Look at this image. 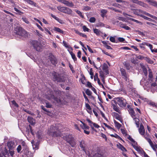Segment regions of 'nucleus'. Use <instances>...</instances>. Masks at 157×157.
<instances>
[{
    "label": "nucleus",
    "instance_id": "obj_1",
    "mask_svg": "<svg viewBox=\"0 0 157 157\" xmlns=\"http://www.w3.org/2000/svg\"><path fill=\"white\" fill-rule=\"evenodd\" d=\"M127 104L126 100L122 97L115 98L111 102V105L113 109L119 114L121 113V112L117 104L120 107H125Z\"/></svg>",
    "mask_w": 157,
    "mask_h": 157
},
{
    "label": "nucleus",
    "instance_id": "obj_2",
    "mask_svg": "<svg viewBox=\"0 0 157 157\" xmlns=\"http://www.w3.org/2000/svg\"><path fill=\"white\" fill-rule=\"evenodd\" d=\"M62 127L61 124H56L55 125H52L48 130L49 133L53 137H57L61 136V131L60 127Z\"/></svg>",
    "mask_w": 157,
    "mask_h": 157
},
{
    "label": "nucleus",
    "instance_id": "obj_3",
    "mask_svg": "<svg viewBox=\"0 0 157 157\" xmlns=\"http://www.w3.org/2000/svg\"><path fill=\"white\" fill-rule=\"evenodd\" d=\"M15 30L16 34L20 38L24 40L28 37L27 32L21 27H17L15 28Z\"/></svg>",
    "mask_w": 157,
    "mask_h": 157
},
{
    "label": "nucleus",
    "instance_id": "obj_4",
    "mask_svg": "<svg viewBox=\"0 0 157 157\" xmlns=\"http://www.w3.org/2000/svg\"><path fill=\"white\" fill-rule=\"evenodd\" d=\"M53 79L55 82H64L66 80V78L64 75H62L60 74L55 73L53 75Z\"/></svg>",
    "mask_w": 157,
    "mask_h": 157
},
{
    "label": "nucleus",
    "instance_id": "obj_5",
    "mask_svg": "<svg viewBox=\"0 0 157 157\" xmlns=\"http://www.w3.org/2000/svg\"><path fill=\"white\" fill-rule=\"evenodd\" d=\"M31 44L34 49L36 51L40 52L42 51V45L39 41L35 40H32L31 42Z\"/></svg>",
    "mask_w": 157,
    "mask_h": 157
},
{
    "label": "nucleus",
    "instance_id": "obj_6",
    "mask_svg": "<svg viewBox=\"0 0 157 157\" xmlns=\"http://www.w3.org/2000/svg\"><path fill=\"white\" fill-rule=\"evenodd\" d=\"M120 71L122 78L125 80L126 81H127L129 79L128 78L129 75L126 73L125 70L123 68H120Z\"/></svg>",
    "mask_w": 157,
    "mask_h": 157
},
{
    "label": "nucleus",
    "instance_id": "obj_7",
    "mask_svg": "<svg viewBox=\"0 0 157 157\" xmlns=\"http://www.w3.org/2000/svg\"><path fill=\"white\" fill-rule=\"evenodd\" d=\"M49 59L51 63L54 65H56L57 63V59L52 53H50L49 56Z\"/></svg>",
    "mask_w": 157,
    "mask_h": 157
},
{
    "label": "nucleus",
    "instance_id": "obj_8",
    "mask_svg": "<svg viewBox=\"0 0 157 157\" xmlns=\"http://www.w3.org/2000/svg\"><path fill=\"white\" fill-rule=\"evenodd\" d=\"M64 140H66L68 143L71 144L73 138L71 135H67L63 137Z\"/></svg>",
    "mask_w": 157,
    "mask_h": 157
},
{
    "label": "nucleus",
    "instance_id": "obj_9",
    "mask_svg": "<svg viewBox=\"0 0 157 157\" xmlns=\"http://www.w3.org/2000/svg\"><path fill=\"white\" fill-rule=\"evenodd\" d=\"M7 146L9 149H13L15 146V143L12 141H9L7 143Z\"/></svg>",
    "mask_w": 157,
    "mask_h": 157
},
{
    "label": "nucleus",
    "instance_id": "obj_10",
    "mask_svg": "<svg viewBox=\"0 0 157 157\" xmlns=\"http://www.w3.org/2000/svg\"><path fill=\"white\" fill-rule=\"evenodd\" d=\"M23 151V153L28 157L31 156L33 155L32 152L29 151L28 149L26 148L23 149L22 152Z\"/></svg>",
    "mask_w": 157,
    "mask_h": 157
},
{
    "label": "nucleus",
    "instance_id": "obj_11",
    "mask_svg": "<svg viewBox=\"0 0 157 157\" xmlns=\"http://www.w3.org/2000/svg\"><path fill=\"white\" fill-rule=\"evenodd\" d=\"M139 132L140 134L142 136L144 135L145 133V130L143 125L141 124L139 129Z\"/></svg>",
    "mask_w": 157,
    "mask_h": 157
},
{
    "label": "nucleus",
    "instance_id": "obj_12",
    "mask_svg": "<svg viewBox=\"0 0 157 157\" xmlns=\"http://www.w3.org/2000/svg\"><path fill=\"white\" fill-rule=\"evenodd\" d=\"M63 3L69 7H73L74 6V4L72 2L66 0H63Z\"/></svg>",
    "mask_w": 157,
    "mask_h": 157
},
{
    "label": "nucleus",
    "instance_id": "obj_13",
    "mask_svg": "<svg viewBox=\"0 0 157 157\" xmlns=\"http://www.w3.org/2000/svg\"><path fill=\"white\" fill-rule=\"evenodd\" d=\"M51 16L52 18L58 21L60 24H63L65 23L62 20L59 19L58 17H56L52 14H51Z\"/></svg>",
    "mask_w": 157,
    "mask_h": 157
},
{
    "label": "nucleus",
    "instance_id": "obj_14",
    "mask_svg": "<svg viewBox=\"0 0 157 157\" xmlns=\"http://www.w3.org/2000/svg\"><path fill=\"white\" fill-rule=\"evenodd\" d=\"M119 24L121 27L124 28L126 30H130L131 29L125 24H123L121 22H120L119 23Z\"/></svg>",
    "mask_w": 157,
    "mask_h": 157
},
{
    "label": "nucleus",
    "instance_id": "obj_15",
    "mask_svg": "<svg viewBox=\"0 0 157 157\" xmlns=\"http://www.w3.org/2000/svg\"><path fill=\"white\" fill-rule=\"evenodd\" d=\"M79 146L83 151H86V150L85 149V141L84 140H82L80 142Z\"/></svg>",
    "mask_w": 157,
    "mask_h": 157
},
{
    "label": "nucleus",
    "instance_id": "obj_16",
    "mask_svg": "<svg viewBox=\"0 0 157 157\" xmlns=\"http://www.w3.org/2000/svg\"><path fill=\"white\" fill-rule=\"evenodd\" d=\"M129 113L132 118L136 116L135 112L133 108H130V110H128Z\"/></svg>",
    "mask_w": 157,
    "mask_h": 157
},
{
    "label": "nucleus",
    "instance_id": "obj_17",
    "mask_svg": "<svg viewBox=\"0 0 157 157\" xmlns=\"http://www.w3.org/2000/svg\"><path fill=\"white\" fill-rule=\"evenodd\" d=\"M64 10V13L68 14H71L72 13V10L67 7H65Z\"/></svg>",
    "mask_w": 157,
    "mask_h": 157
},
{
    "label": "nucleus",
    "instance_id": "obj_18",
    "mask_svg": "<svg viewBox=\"0 0 157 157\" xmlns=\"http://www.w3.org/2000/svg\"><path fill=\"white\" fill-rule=\"evenodd\" d=\"M114 114L115 118L121 122L122 121V118L120 116L118 113L115 112L114 113Z\"/></svg>",
    "mask_w": 157,
    "mask_h": 157
},
{
    "label": "nucleus",
    "instance_id": "obj_19",
    "mask_svg": "<svg viewBox=\"0 0 157 157\" xmlns=\"http://www.w3.org/2000/svg\"><path fill=\"white\" fill-rule=\"evenodd\" d=\"M148 2L150 5L157 8V2L153 0H150Z\"/></svg>",
    "mask_w": 157,
    "mask_h": 157
},
{
    "label": "nucleus",
    "instance_id": "obj_20",
    "mask_svg": "<svg viewBox=\"0 0 157 157\" xmlns=\"http://www.w3.org/2000/svg\"><path fill=\"white\" fill-rule=\"evenodd\" d=\"M132 118L135 122V123L136 124L137 127L138 128L139 127L140 125L139 119V118L135 117H134L133 118Z\"/></svg>",
    "mask_w": 157,
    "mask_h": 157
},
{
    "label": "nucleus",
    "instance_id": "obj_21",
    "mask_svg": "<svg viewBox=\"0 0 157 157\" xmlns=\"http://www.w3.org/2000/svg\"><path fill=\"white\" fill-rule=\"evenodd\" d=\"M110 136L112 137H114L115 138L119 140H121L124 142V141L118 135H117L116 133H115L114 135L113 134H111Z\"/></svg>",
    "mask_w": 157,
    "mask_h": 157
},
{
    "label": "nucleus",
    "instance_id": "obj_22",
    "mask_svg": "<svg viewBox=\"0 0 157 157\" xmlns=\"http://www.w3.org/2000/svg\"><path fill=\"white\" fill-rule=\"evenodd\" d=\"M141 68L145 76H146L147 75V68L144 65L142 66Z\"/></svg>",
    "mask_w": 157,
    "mask_h": 157
},
{
    "label": "nucleus",
    "instance_id": "obj_23",
    "mask_svg": "<svg viewBox=\"0 0 157 157\" xmlns=\"http://www.w3.org/2000/svg\"><path fill=\"white\" fill-rule=\"evenodd\" d=\"M27 3L31 5H33L34 6H36V3L33 1L31 0H24Z\"/></svg>",
    "mask_w": 157,
    "mask_h": 157
},
{
    "label": "nucleus",
    "instance_id": "obj_24",
    "mask_svg": "<svg viewBox=\"0 0 157 157\" xmlns=\"http://www.w3.org/2000/svg\"><path fill=\"white\" fill-rule=\"evenodd\" d=\"M54 30L62 34L64 33V32L63 30L57 27H55L54 29Z\"/></svg>",
    "mask_w": 157,
    "mask_h": 157
},
{
    "label": "nucleus",
    "instance_id": "obj_25",
    "mask_svg": "<svg viewBox=\"0 0 157 157\" xmlns=\"http://www.w3.org/2000/svg\"><path fill=\"white\" fill-rule=\"evenodd\" d=\"M142 17L144 18V19L148 20L149 21H152L153 22H155V23L156 22V21L155 20H154L150 18H149L146 16H145L143 15L142 16Z\"/></svg>",
    "mask_w": 157,
    "mask_h": 157
},
{
    "label": "nucleus",
    "instance_id": "obj_26",
    "mask_svg": "<svg viewBox=\"0 0 157 157\" xmlns=\"http://www.w3.org/2000/svg\"><path fill=\"white\" fill-rule=\"evenodd\" d=\"M28 121L32 125L34 124V120L32 117H28Z\"/></svg>",
    "mask_w": 157,
    "mask_h": 157
},
{
    "label": "nucleus",
    "instance_id": "obj_27",
    "mask_svg": "<svg viewBox=\"0 0 157 157\" xmlns=\"http://www.w3.org/2000/svg\"><path fill=\"white\" fill-rule=\"evenodd\" d=\"M144 14L146 15L147 16L150 17H151L153 19H156L157 18V17L155 16L152 15L150 13L146 12V11H145V12L144 13Z\"/></svg>",
    "mask_w": 157,
    "mask_h": 157
},
{
    "label": "nucleus",
    "instance_id": "obj_28",
    "mask_svg": "<svg viewBox=\"0 0 157 157\" xmlns=\"http://www.w3.org/2000/svg\"><path fill=\"white\" fill-rule=\"evenodd\" d=\"M75 11L82 18H84V17L81 11L77 10H75Z\"/></svg>",
    "mask_w": 157,
    "mask_h": 157
},
{
    "label": "nucleus",
    "instance_id": "obj_29",
    "mask_svg": "<svg viewBox=\"0 0 157 157\" xmlns=\"http://www.w3.org/2000/svg\"><path fill=\"white\" fill-rule=\"evenodd\" d=\"M132 146H133V147L135 149V150L137 151L140 152L141 153L142 151L143 150L141 149L140 148H139L138 147L136 146L135 145H134V144H132Z\"/></svg>",
    "mask_w": 157,
    "mask_h": 157
},
{
    "label": "nucleus",
    "instance_id": "obj_30",
    "mask_svg": "<svg viewBox=\"0 0 157 157\" xmlns=\"http://www.w3.org/2000/svg\"><path fill=\"white\" fill-rule=\"evenodd\" d=\"M114 123L116 127L118 129L120 128L121 126V125L117 121L115 120L114 121Z\"/></svg>",
    "mask_w": 157,
    "mask_h": 157
},
{
    "label": "nucleus",
    "instance_id": "obj_31",
    "mask_svg": "<svg viewBox=\"0 0 157 157\" xmlns=\"http://www.w3.org/2000/svg\"><path fill=\"white\" fill-rule=\"evenodd\" d=\"M66 7L58 6L57 7V9L59 11L64 13V10Z\"/></svg>",
    "mask_w": 157,
    "mask_h": 157
},
{
    "label": "nucleus",
    "instance_id": "obj_32",
    "mask_svg": "<svg viewBox=\"0 0 157 157\" xmlns=\"http://www.w3.org/2000/svg\"><path fill=\"white\" fill-rule=\"evenodd\" d=\"M101 16L103 17H104L105 15L107 13V11L106 10L102 9L101 11Z\"/></svg>",
    "mask_w": 157,
    "mask_h": 157
},
{
    "label": "nucleus",
    "instance_id": "obj_33",
    "mask_svg": "<svg viewBox=\"0 0 157 157\" xmlns=\"http://www.w3.org/2000/svg\"><path fill=\"white\" fill-rule=\"evenodd\" d=\"M70 53L71 56L72 58L73 59L74 61H77V59L75 56V54H74L72 52H71Z\"/></svg>",
    "mask_w": 157,
    "mask_h": 157
},
{
    "label": "nucleus",
    "instance_id": "obj_34",
    "mask_svg": "<svg viewBox=\"0 0 157 157\" xmlns=\"http://www.w3.org/2000/svg\"><path fill=\"white\" fill-rule=\"evenodd\" d=\"M124 66L125 67L126 69L128 70H129L130 69V66L129 63L127 62H125L124 64Z\"/></svg>",
    "mask_w": 157,
    "mask_h": 157
},
{
    "label": "nucleus",
    "instance_id": "obj_35",
    "mask_svg": "<svg viewBox=\"0 0 157 157\" xmlns=\"http://www.w3.org/2000/svg\"><path fill=\"white\" fill-rule=\"evenodd\" d=\"M134 13L135 14L137 15L138 16H140L141 17H142V16L143 15L141 13H140V12L139 11V10H135L134 11Z\"/></svg>",
    "mask_w": 157,
    "mask_h": 157
},
{
    "label": "nucleus",
    "instance_id": "obj_36",
    "mask_svg": "<svg viewBox=\"0 0 157 157\" xmlns=\"http://www.w3.org/2000/svg\"><path fill=\"white\" fill-rule=\"evenodd\" d=\"M94 32L97 36H99L100 33H101L99 30L96 29H94Z\"/></svg>",
    "mask_w": 157,
    "mask_h": 157
},
{
    "label": "nucleus",
    "instance_id": "obj_37",
    "mask_svg": "<svg viewBox=\"0 0 157 157\" xmlns=\"http://www.w3.org/2000/svg\"><path fill=\"white\" fill-rule=\"evenodd\" d=\"M148 71H149V77L150 78V79L151 80L152 78H153V74L152 72L150 69H149L148 70Z\"/></svg>",
    "mask_w": 157,
    "mask_h": 157
},
{
    "label": "nucleus",
    "instance_id": "obj_38",
    "mask_svg": "<svg viewBox=\"0 0 157 157\" xmlns=\"http://www.w3.org/2000/svg\"><path fill=\"white\" fill-rule=\"evenodd\" d=\"M129 20H131V21H134L135 22H136L137 23H139L140 24V25H142V23L141 22H140V21H138L136 20V19H135L133 18H130L129 19Z\"/></svg>",
    "mask_w": 157,
    "mask_h": 157
},
{
    "label": "nucleus",
    "instance_id": "obj_39",
    "mask_svg": "<svg viewBox=\"0 0 157 157\" xmlns=\"http://www.w3.org/2000/svg\"><path fill=\"white\" fill-rule=\"evenodd\" d=\"M119 148L123 151H127L126 149L121 144H120Z\"/></svg>",
    "mask_w": 157,
    "mask_h": 157
},
{
    "label": "nucleus",
    "instance_id": "obj_40",
    "mask_svg": "<svg viewBox=\"0 0 157 157\" xmlns=\"http://www.w3.org/2000/svg\"><path fill=\"white\" fill-rule=\"evenodd\" d=\"M9 152L10 155L12 157H13V155L14 154V151L13 150V149H9Z\"/></svg>",
    "mask_w": 157,
    "mask_h": 157
},
{
    "label": "nucleus",
    "instance_id": "obj_41",
    "mask_svg": "<svg viewBox=\"0 0 157 157\" xmlns=\"http://www.w3.org/2000/svg\"><path fill=\"white\" fill-rule=\"evenodd\" d=\"M85 93L88 96L91 95L92 94V92L89 89H87L86 90Z\"/></svg>",
    "mask_w": 157,
    "mask_h": 157
},
{
    "label": "nucleus",
    "instance_id": "obj_42",
    "mask_svg": "<svg viewBox=\"0 0 157 157\" xmlns=\"http://www.w3.org/2000/svg\"><path fill=\"white\" fill-rule=\"evenodd\" d=\"M144 44L145 45L148 46L149 47L151 50L153 49V46L151 44H149L147 42L145 43Z\"/></svg>",
    "mask_w": 157,
    "mask_h": 157
},
{
    "label": "nucleus",
    "instance_id": "obj_43",
    "mask_svg": "<svg viewBox=\"0 0 157 157\" xmlns=\"http://www.w3.org/2000/svg\"><path fill=\"white\" fill-rule=\"evenodd\" d=\"M91 9V8L90 6H85L84 7L83 10L85 11H87L90 10Z\"/></svg>",
    "mask_w": 157,
    "mask_h": 157
},
{
    "label": "nucleus",
    "instance_id": "obj_44",
    "mask_svg": "<svg viewBox=\"0 0 157 157\" xmlns=\"http://www.w3.org/2000/svg\"><path fill=\"white\" fill-rule=\"evenodd\" d=\"M82 29L84 32H89L90 29L86 25H83L82 26Z\"/></svg>",
    "mask_w": 157,
    "mask_h": 157
},
{
    "label": "nucleus",
    "instance_id": "obj_45",
    "mask_svg": "<svg viewBox=\"0 0 157 157\" xmlns=\"http://www.w3.org/2000/svg\"><path fill=\"white\" fill-rule=\"evenodd\" d=\"M11 102L12 104L15 107H16L17 108L18 107L19 105L16 102L15 100H13L11 101Z\"/></svg>",
    "mask_w": 157,
    "mask_h": 157
},
{
    "label": "nucleus",
    "instance_id": "obj_46",
    "mask_svg": "<svg viewBox=\"0 0 157 157\" xmlns=\"http://www.w3.org/2000/svg\"><path fill=\"white\" fill-rule=\"evenodd\" d=\"M94 157H103L102 155L98 153H96L94 155Z\"/></svg>",
    "mask_w": 157,
    "mask_h": 157
},
{
    "label": "nucleus",
    "instance_id": "obj_47",
    "mask_svg": "<svg viewBox=\"0 0 157 157\" xmlns=\"http://www.w3.org/2000/svg\"><path fill=\"white\" fill-rule=\"evenodd\" d=\"M144 137L146 140H147V139L150 138V135L149 134L146 133L145 135L143 136Z\"/></svg>",
    "mask_w": 157,
    "mask_h": 157
},
{
    "label": "nucleus",
    "instance_id": "obj_48",
    "mask_svg": "<svg viewBox=\"0 0 157 157\" xmlns=\"http://www.w3.org/2000/svg\"><path fill=\"white\" fill-rule=\"evenodd\" d=\"M16 149L17 152L18 153H20L22 149L21 146V145H19L17 147Z\"/></svg>",
    "mask_w": 157,
    "mask_h": 157
},
{
    "label": "nucleus",
    "instance_id": "obj_49",
    "mask_svg": "<svg viewBox=\"0 0 157 157\" xmlns=\"http://www.w3.org/2000/svg\"><path fill=\"white\" fill-rule=\"evenodd\" d=\"M128 139L132 142H133V144H135L136 143V141L129 135H128Z\"/></svg>",
    "mask_w": 157,
    "mask_h": 157
},
{
    "label": "nucleus",
    "instance_id": "obj_50",
    "mask_svg": "<svg viewBox=\"0 0 157 157\" xmlns=\"http://www.w3.org/2000/svg\"><path fill=\"white\" fill-rule=\"evenodd\" d=\"M146 24L149 25L151 27H154V26H156V25L155 24L151 23L150 22H146Z\"/></svg>",
    "mask_w": 157,
    "mask_h": 157
},
{
    "label": "nucleus",
    "instance_id": "obj_51",
    "mask_svg": "<svg viewBox=\"0 0 157 157\" xmlns=\"http://www.w3.org/2000/svg\"><path fill=\"white\" fill-rule=\"evenodd\" d=\"M95 18L93 17H91L89 19V21L91 23H94L95 22Z\"/></svg>",
    "mask_w": 157,
    "mask_h": 157
},
{
    "label": "nucleus",
    "instance_id": "obj_52",
    "mask_svg": "<svg viewBox=\"0 0 157 157\" xmlns=\"http://www.w3.org/2000/svg\"><path fill=\"white\" fill-rule=\"evenodd\" d=\"M107 66H106V67H104L103 68V70L104 71L105 70V73H106V74H108L109 71L107 69Z\"/></svg>",
    "mask_w": 157,
    "mask_h": 157
},
{
    "label": "nucleus",
    "instance_id": "obj_53",
    "mask_svg": "<svg viewBox=\"0 0 157 157\" xmlns=\"http://www.w3.org/2000/svg\"><path fill=\"white\" fill-rule=\"evenodd\" d=\"M23 21L27 24H29V21H28V19L25 17H23L22 18Z\"/></svg>",
    "mask_w": 157,
    "mask_h": 157
},
{
    "label": "nucleus",
    "instance_id": "obj_54",
    "mask_svg": "<svg viewBox=\"0 0 157 157\" xmlns=\"http://www.w3.org/2000/svg\"><path fill=\"white\" fill-rule=\"evenodd\" d=\"M137 32L138 33V34L139 35L143 36H145V34L143 32H141L140 30H137Z\"/></svg>",
    "mask_w": 157,
    "mask_h": 157
},
{
    "label": "nucleus",
    "instance_id": "obj_55",
    "mask_svg": "<svg viewBox=\"0 0 157 157\" xmlns=\"http://www.w3.org/2000/svg\"><path fill=\"white\" fill-rule=\"evenodd\" d=\"M121 131L123 134L125 135V136L128 135L127 134V133L126 131L124 129L121 128Z\"/></svg>",
    "mask_w": 157,
    "mask_h": 157
},
{
    "label": "nucleus",
    "instance_id": "obj_56",
    "mask_svg": "<svg viewBox=\"0 0 157 157\" xmlns=\"http://www.w3.org/2000/svg\"><path fill=\"white\" fill-rule=\"evenodd\" d=\"M86 86L90 88H91L92 87L91 83L89 81H88L87 82V84Z\"/></svg>",
    "mask_w": 157,
    "mask_h": 157
},
{
    "label": "nucleus",
    "instance_id": "obj_57",
    "mask_svg": "<svg viewBox=\"0 0 157 157\" xmlns=\"http://www.w3.org/2000/svg\"><path fill=\"white\" fill-rule=\"evenodd\" d=\"M110 40L112 42L115 43L116 40L114 37L113 36H111L109 38Z\"/></svg>",
    "mask_w": 157,
    "mask_h": 157
},
{
    "label": "nucleus",
    "instance_id": "obj_58",
    "mask_svg": "<svg viewBox=\"0 0 157 157\" xmlns=\"http://www.w3.org/2000/svg\"><path fill=\"white\" fill-rule=\"evenodd\" d=\"M99 73L100 74L99 76L101 78L105 77L104 73L102 71H100L99 72Z\"/></svg>",
    "mask_w": 157,
    "mask_h": 157
},
{
    "label": "nucleus",
    "instance_id": "obj_59",
    "mask_svg": "<svg viewBox=\"0 0 157 157\" xmlns=\"http://www.w3.org/2000/svg\"><path fill=\"white\" fill-rule=\"evenodd\" d=\"M102 52L103 53H104L105 55H106L108 56H109L111 57H113V56L112 55L109 54L108 52L105 51L104 50H102Z\"/></svg>",
    "mask_w": 157,
    "mask_h": 157
},
{
    "label": "nucleus",
    "instance_id": "obj_60",
    "mask_svg": "<svg viewBox=\"0 0 157 157\" xmlns=\"http://www.w3.org/2000/svg\"><path fill=\"white\" fill-rule=\"evenodd\" d=\"M80 126L83 130H86V127L87 126V125H86L85 124H83V125H81Z\"/></svg>",
    "mask_w": 157,
    "mask_h": 157
},
{
    "label": "nucleus",
    "instance_id": "obj_61",
    "mask_svg": "<svg viewBox=\"0 0 157 157\" xmlns=\"http://www.w3.org/2000/svg\"><path fill=\"white\" fill-rule=\"evenodd\" d=\"M41 109L44 110V111L46 112L47 113H49L50 112L48 110H47L46 108L44 107V106L43 105H41Z\"/></svg>",
    "mask_w": 157,
    "mask_h": 157
},
{
    "label": "nucleus",
    "instance_id": "obj_62",
    "mask_svg": "<svg viewBox=\"0 0 157 157\" xmlns=\"http://www.w3.org/2000/svg\"><path fill=\"white\" fill-rule=\"evenodd\" d=\"M101 137H102L104 139H105V141L107 140V139L106 136L105 134H103V133H101Z\"/></svg>",
    "mask_w": 157,
    "mask_h": 157
},
{
    "label": "nucleus",
    "instance_id": "obj_63",
    "mask_svg": "<svg viewBox=\"0 0 157 157\" xmlns=\"http://www.w3.org/2000/svg\"><path fill=\"white\" fill-rule=\"evenodd\" d=\"M86 108L90 111H91V108L90 106V105L88 103L86 104Z\"/></svg>",
    "mask_w": 157,
    "mask_h": 157
},
{
    "label": "nucleus",
    "instance_id": "obj_64",
    "mask_svg": "<svg viewBox=\"0 0 157 157\" xmlns=\"http://www.w3.org/2000/svg\"><path fill=\"white\" fill-rule=\"evenodd\" d=\"M118 40L119 41V42H124V41H125V39L124 38L122 37H119L118 38Z\"/></svg>",
    "mask_w": 157,
    "mask_h": 157
}]
</instances>
